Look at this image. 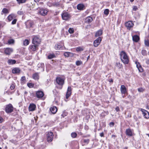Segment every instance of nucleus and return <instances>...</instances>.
<instances>
[{
    "mask_svg": "<svg viewBox=\"0 0 149 149\" xmlns=\"http://www.w3.org/2000/svg\"><path fill=\"white\" fill-rule=\"evenodd\" d=\"M125 149H127V147H125Z\"/></svg>",
    "mask_w": 149,
    "mask_h": 149,
    "instance_id": "774afa93",
    "label": "nucleus"
},
{
    "mask_svg": "<svg viewBox=\"0 0 149 149\" xmlns=\"http://www.w3.org/2000/svg\"><path fill=\"white\" fill-rule=\"evenodd\" d=\"M77 51H80L81 50V48H77L76 49Z\"/></svg>",
    "mask_w": 149,
    "mask_h": 149,
    "instance_id": "bf43d9fd",
    "label": "nucleus"
},
{
    "mask_svg": "<svg viewBox=\"0 0 149 149\" xmlns=\"http://www.w3.org/2000/svg\"><path fill=\"white\" fill-rule=\"evenodd\" d=\"M37 9L38 10V13L42 16L46 15L48 12L47 9L43 8H38Z\"/></svg>",
    "mask_w": 149,
    "mask_h": 149,
    "instance_id": "7ed1b4c3",
    "label": "nucleus"
},
{
    "mask_svg": "<svg viewBox=\"0 0 149 149\" xmlns=\"http://www.w3.org/2000/svg\"><path fill=\"white\" fill-rule=\"evenodd\" d=\"M109 81L110 82H113V81L112 79H111Z\"/></svg>",
    "mask_w": 149,
    "mask_h": 149,
    "instance_id": "680f3d73",
    "label": "nucleus"
},
{
    "mask_svg": "<svg viewBox=\"0 0 149 149\" xmlns=\"http://www.w3.org/2000/svg\"><path fill=\"white\" fill-rule=\"evenodd\" d=\"M146 52L145 50H143L141 51L142 54L143 55H145L146 54Z\"/></svg>",
    "mask_w": 149,
    "mask_h": 149,
    "instance_id": "79ce46f5",
    "label": "nucleus"
},
{
    "mask_svg": "<svg viewBox=\"0 0 149 149\" xmlns=\"http://www.w3.org/2000/svg\"><path fill=\"white\" fill-rule=\"evenodd\" d=\"M41 42V40L39 36H33L32 42L33 45H39Z\"/></svg>",
    "mask_w": 149,
    "mask_h": 149,
    "instance_id": "f03ea898",
    "label": "nucleus"
},
{
    "mask_svg": "<svg viewBox=\"0 0 149 149\" xmlns=\"http://www.w3.org/2000/svg\"><path fill=\"white\" fill-rule=\"evenodd\" d=\"M136 67L138 68L139 71L141 72H142L143 71V69H142V67L141 66L139 63L138 62L136 61Z\"/></svg>",
    "mask_w": 149,
    "mask_h": 149,
    "instance_id": "aec40b11",
    "label": "nucleus"
},
{
    "mask_svg": "<svg viewBox=\"0 0 149 149\" xmlns=\"http://www.w3.org/2000/svg\"><path fill=\"white\" fill-rule=\"evenodd\" d=\"M55 57V55L54 54H50L48 56V59H51Z\"/></svg>",
    "mask_w": 149,
    "mask_h": 149,
    "instance_id": "2f4dec72",
    "label": "nucleus"
},
{
    "mask_svg": "<svg viewBox=\"0 0 149 149\" xmlns=\"http://www.w3.org/2000/svg\"><path fill=\"white\" fill-rule=\"evenodd\" d=\"M15 88V85L13 84H12L10 86V88L11 90H13Z\"/></svg>",
    "mask_w": 149,
    "mask_h": 149,
    "instance_id": "8fccbe9b",
    "label": "nucleus"
},
{
    "mask_svg": "<svg viewBox=\"0 0 149 149\" xmlns=\"http://www.w3.org/2000/svg\"><path fill=\"white\" fill-rule=\"evenodd\" d=\"M17 13L18 14H19L20 15H22L23 14V13L22 11H18L17 12Z\"/></svg>",
    "mask_w": 149,
    "mask_h": 149,
    "instance_id": "5fc2aeb1",
    "label": "nucleus"
},
{
    "mask_svg": "<svg viewBox=\"0 0 149 149\" xmlns=\"http://www.w3.org/2000/svg\"><path fill=\"white\" fill-rule=\"evenodd\" d=\"M134 0H130V1L131 2H132L134 1Z\"/></svg>",
    "mask_w": 149,
    "mask_h": 149,
    "instance_id": "0e129e2a",
    "label": "nucleus"
},
{
    "mask_svg": "<svg viewBox=\"0 0 149 149\" xmlns=\"http://www.w3.org/2000/svg\"><path fill=\"white\" fill-rule=\"evenodd\" d=\"M102 40L101 37H99L94 41L93 42L94 46L95 47H97L100 44Z\"/></svg>",
    "mask_w": 149,
    "mask_h": 149,
    "instance_id": "1a4fd4ad",
    "label": "nucleus"
},
{
    "mask_svg": "<svg viewBox=\"0 0 149 149\" xmlns=\"http://www.w3.org/2000/svg\"><path fill=\"white\" fill-rule=\"evenodd\" d=\"M17 20L16 19H14L12 22V24H14L16 23Z\"/></svg>",
    "mask_w": 149,
    "mask_h": 149,
    "instance_id": "a18cd8bd",
    "label": "nucleus"
},
{
    "mask_svg": "<svg viewBox=\"0 0 149 149\" xmlns=\"http://www.w3.org/2000/svg\"><path fill=\"white\" fill-rule=\"evenodd\" d=\"M53 6L58 7L61 6V4L59 2H55L53 3Z\"/></svg>",
    "mask_w": 149,
    "mask_h": 149,
    "instance_id": "c756f323",
    "label": "nucleus"
},
{
    "mask_svg": "<svg viewBox=\"0 0 149 149\" xmlns=\"http://www.w3.org/2000/svg\"><path fill=\"white\" fill-rule=\"evenodd\" d=\"M2 12L4 13H7L8 12V11L7 9L4 8L2 10Z\"/></svg>",
    "mask_w": 149,
    "mask_h": 149,
    "instance_id": "58836bf2",
    "label": "nucleus"
},
{
    "mask_svg": "<svg viewBox=\"0 0 149 149\" xmlns=\"http://www.w3.org/2000/svg\"><path fill=\"white\" fill-rule=\"evenodd\" d=\"M71 136L73 138H75L77 136V134L75 132H72L71 134Z\"/></svg>",
    "mask_w": 149,
    "mask_h": 149,
    "instance_id": "e433bc0d",
    "label": "nucleus"
},
{
    "mask_svg": "<svg viewBox=\"0 0 149 149\" xmlns=\"http://www.w3.org/2000/svg\"><path fill=\"white\" fill-rule=\"evenodd\" d=\"M56 82L58 85L61 86L60 88L61 89L64 83V79L61 77H57L56 78Z\"/></svg>",
    "mask_w": 149,
    "mask_h": 149,
    "instance_id": "20e7f679",
    "label": "nucleus"
},
{
    "mask_svg": "<svg viewBox=\"0 0 149 149\" xmlns=\"http://www.w3.org/2000/svg\"><path fill=\"white\" fill-rule=\"evenodd\" d=\"M47 139L48 142H51L52 141L53 138V134L52 132H48L47 134Z\"/></svg>",
    "mask_w": 149,
    "mask_h": 149,
    "instance_id": "423d86ee",
    "label": "nucleus"
},
{
    "mask_svg": "<svg viewBox=\"0 0 149 149\" xmlns=\"http://www.w3.org/2000/svg\"><path fill=\"white\" fill-rule=\"evenodd\" d=\"M16 61L15 60L11 59H9L8 61V63L9 65H12L15 63Z\"/></svg>",
    "mask_w": 149,
    "mask_h": 149,
    "instance_id": "bb28decb",
    "label": "nucleus"
},
{
    "mask_svg": "<svg viewBox=\"0 0 149 149\" xmlns=\"http://www.w3.org/2000/svg\"><path fill=\"white\" fill-rule=\"evenodd\" d=\"M138 90L139 92H142L144 91V89L142 88H139L138 89Z\"/></svg>",
    "mask_w": 149,
    "mask_h": 149,
    "instance_id": "37998d69",
    "label": "nucleus"
},
{
    "mask_svg": "<svg viewBox=\"0 0 149 149\" xmlns=\"http://www.w3.org/2000/svg\"><path fill=\"white\" fill-rule=\"evenodd\" d=\"M132 39L134 42H137L139 40V37L137 35H134L132 36Z\"/></svg>",
    "mask_w": 149,
    "mask_h": 149,
    "instance_id": "5701e85b",
    "label": "nucleus"
},
{
    "mask_svg": "<svg viewBox=\"0 0 149 149\" xmlns=\"http://www.w3.org/2000/svg\"><path fill=\"white\" fill-rule=\"evenodd\" d=\"M141 110L142 112L143 116L145 118H149V113L147 111L142 109H141Z\"/></svg>",
    "mask_w": 149,
    "mask_h": 149,
    "instance_id": "9b49d317",
    "label": "nucleus"
},
{
    "mask_svg": "<svg viewBox=\"0 0 149 149\" xmlns=\"http://www.w3.org/2000/svg\"><path fill=\"white\" fill-rule=\"evenodd\" d=\"M26 27L27 28H29L31 27H33V22L31 20H28L25 23Z\"/></svg>",
    "mask_w": 149,
    "mask_h": 149,
    "instance_id": "6e6552de",
    "label": "nucleus"
},
{
    "mask_svg": "<svg viewBox=\"0 0 149 149\" xmlns=\"http://www.w3.org/2000/svg\"><path fill=\"white\" fill-rule=\"evenodd\" d=\"M71 88L69 86L68 87L66 95V98L68 99L70 96L71 93Z\"/></svg>",
    "mask_w": 149,
    "mask_h": 149,
    "instance_id": "ddd939ff",
    "label": "nucleus"
},
{
    "mask_svg": "<svg viewBox=\"0 0 149 149\" xmlns=\"http://www.w3.org/2000/svg\"><path fill=\"white\" fill-rule=\"evenodd\" d=\"M134 25L132 22L131 21H129L125 23V26L128 30H130L133 26Z\"/></svg>",
    "mask_w": 149,
    "mask_h": 149,
    "instance_id": "0eeeda50",
    "label": "nucleus"
},
{
    "mask_svg": "<svg viewBox=\"0 0 149 149\" xmlns=\"http://www.w3.org/2000/svg\"><path fill=\"white\" fill-rule=\"evenodd\" d=\"M145 45L147 46H149V40H145Z\"/></svg>",
    "mask_w": 149,
    "mask_h": 149,
    "instance_id": "a19ab883",
    "label": "nucleus"
},
{
    "mask_svg": "<svg viewBox=\"0 0 149 149\" xmlns=\"http://www.w3.org/2000/svg\"><path fill=\"white\" fill-rule=\"evenodd\" d=\"M3 120V118L1 117H0V123H2Z\"/></svg>",
    "mask_w": 149,
    "mask_h": 149,
    "instance_id": "4d7b16f0",
    "label": "nucleus"
},
{
    "mask_svg": "<svg viewBox=\"0 0 149 149\" xmlns=\"http://www.w3.org/2000/svg\"><path fill=\"white\" fill-rule=\"evenodd\" d=\"M93 18L91 17H88L85 19V22L86 23H89L93 20Z\"/></svg>",
    "mask_w": 149,
    "mask_h": 149,
    "instance_id": "b1692460",
    "label": "nucleus"
},
{
    "mask_svg": "<svg viewBox=\"0 0 149 149\" xmlns=\"http://www.w3.org/2000/svg\"><path fill=\"white\" fill-rule=\"evenodd\" d=\"M50 110L53 114L55 113L57 111V109L56 107H51L50 108Z\"/></svg>",
    "mask_w": 149,
    "mask_h": 149,
    "instance_id": "6ab92c4d",
    "label": "nucleus"
},
{
    "mask_svg": "<svg viewBox=\"0 0 149 149\" xmlns=\"http://www.w3.org/2000/svg\"><path fill=\"white\" fill-rule=\"evenodd\" d=\"M14 40L13 39H11L8 40V42L9 44H11L14 43Z\"/></svg>",
    "mask_w": 149,
    "mask_h": 149,
    "instance_id": "de8ad7c7",
    "label": "nucleus"
},
{
    "mask_svg": "<svg viewBox=\"0 0 149 149\" xmlns=\"http://www.w3.org/2000/svg\"><path fill=\"white\" fill-rule=\"evenodd\" d=\"M69 32L70 33H74V30L72 28H70L68 30Z\"/></svg>",
    "mask_w": 149,
    "mask_h": 149,
    "instance_id": "4c0bfd02",
    "label": "nucleus"
},
{
    "mask_svg": "<svg viewBox=\"0 0 149 149\" xmlns=\"http://www.w3.org/2000/svg\"><path fill=\"white\" fill-rule=\"evenodd\" d=\"M62 17L63 20H66L70 18V15L67 13H64L62 14Z\"/></svg>",
    "mask_w": 149,
    "mask_h": 149,
    "instance_id": "9d476101",
    "label": "nucleus"
},
{
    "mask_svg": "<svg viewBox=\"0 0 149 149\" xmlns=\"http://www.w3.org/2000/svg\"><path fill=\"white\" fill-rule=\"evenodd\" d=\"M104 133L103 132H101L100 134V135L101 137L104 136Z\"/></svg>",
    "mask_w": 149,
    "mask_h": 149,
    "instance_id": "13d9d810",
    "label": "nucleus"
},
{
    "mask_svg": "<svg viewBox=\"0 0 149 149\" xmlns=\"http://www.w3.org/2000/svg\"><path fill=\"white\" fill-rule=\"evenodd\" d=\"M120 90L122 94H125L127 92L126 88L124 85H122L121 86Z\"/></svg>",
    "mask_w": 149,
    "mask_h": 149,
    "instance_id": "4468645a",
    "label": "nucleus"
},
{
    "mask_svg": "<svg viewBox=\"0 0 149 149\" xmlns=\"http://www.w3.org/2000/svg\"><path fill=\"white\" fill-rule=\"evenodd\" d=\"M36 95L38 98H40L42 97L43 96L44 94L42 91H36Z\"/></svg>",
    "mask_w": 149,
    "mask_h": 149,
    "instance_id": "f8f14e48",
    "label": "nucleus"
},
{
    "mask_svg": "<svg viewBox=\"0 0 149 149\" xmlns=\"http://www.w3.org/2000/svg\"><path fill=\"white\" fill-rule=\"evenodd\" d=\"M84 7V6L82 4H78L77 6V9L80 10H83Z\"/></svg>",
    "mask_w": 149,
    "mask_h": 149,
    "instance_id": "393cba45",
    "label": "nucleus"
},
{
    "mask_svg": "<svg viewBox=\"0 0 149 149\" xmlns=\"http://www.w3.org/2000/svg\"><path fill=\"white\" fill-rule=\"evenodd\" d=\"M34 86V84L32 83H29L27 84V86L30 88H33Z\"/></svg>",
    "mask_w": 149,
    "mask_h": 149,
    "instance_id": "c9c22d12",
    "label": "nucleus"
},
{
    "mask_svg": "<svg viewBox=\"0 0 149 149\" xmlns=\"http://www.w3.org/2000/svg\"><path fill=\"white\" fill-rule=\"evenodd\" d=\"M115 109L117 111H118L120 110L119 108L118 107H116Z\"/></svg>",
    "mask_w": 149,
    "mask_h": 149,
    "instance_id": "6e6d98bb",
    "label": "nucleus"
},
{
    "mask_svg": "<svg viewBox=\"0 0 149 149\" xmlns=\"http://www.w3.org/2000/svg\"><path fill=\"white\" fill-rule=\"evenodd\" d=\"M114 124L113 122H110L109 123V125L110 127H113L114 125Z\"/></svg>",
    "mask_w": 149,
    "mask_h": 149,
    "instance_id": "09e8293b",
    "label": "nucleus"
},
{
    "mask_svg": "<svg viewBox=\"0 0 149 149\" xmlns=\"http://www.w3.org/2000/svg\"><path fill=\"white\" fill-rule=\"evenodd\" d=\"M29 43V41L28 40H25L24 41V45L25 46L27 45Z\"/></svg>",
    "mask_w": 149,
    "mask_h": 149,
    "instance_id": "f704fd0d",
    "label": "nucleus"
},
{
    "mask_svg": "<svg viewBox=\"0 0 149 149\" xmlns=\"http://www.w3.org/2000/svg\"><path fill=\"white\" fill-rule=\"evenodd\" d=\"M126 133L127 135L129 136H132V130L130 129H127L126 130Z\"/></svg>",
    "mask_w": 149,
    "mask_h": 149,
    "instance_id": "412c9836",
    "label": "nucleus"
},
{
    "mask_svg": "<svg viewBox=\"0 0 149 149\" xmlns=\"http://www.w3.org/2000/svg\"><path fill=\"white\" fill-rule=\"evenodd\" d=\"M4 51L6 54L10 55L13 52V50L12 48H7L5 49Z\"/></svg>",
    "mask_w": 149,
    "mask_h": 149,
    "instance_id": "2eb2a0df",
    "label": "nucleus"
},
{
    "mask_svg": "<svg viewBox=\"0 0 149 149\" xmlns=\"http://www.w3.org/2000/svg\"><path fill=\"white\" fill-rule=\"evenodd\" d=\"M102 33V31L101 30H99L96 33L95 36L96 37H99L101 36Z\"/></svg>",
    "mask_w": 149,
    "mask_h": 149,
    "instance_id": "a878e982",
    "label": "nucleus"
},
{
    "mask_svg": "<svg viewBox=\"0 0 149 149\" xmlns=\"http://www.w3.org/2000/svg\"><path fill=\"white\" fill-rule=\"evenodd\" d=\"M15 17V15L14 14H10L8 17V19L9 21L12 20Z\"/></svg>",
    "mask_w": 149,
    "mask_h": 149,
    "instance_id": "cd10ccee",
    "label": "nucleus"
},
{
    "mask_svg": "<svg viewBox=\"0 0 149 149\" xmlns=\"http://www.w3.org/2000/svg\"><path fill=\"white\" fill-rule=\"evenodd\" d=\"M138 8L136 6H134L133 8V10L134 11H136L137 10Z\"/></svg>",
    "mask_w": 149,
    "mask_h": 149,
    "instance_id": "3c124183",
    "label": "nucleus"
},
{
    "mask_svg": "<svg viewBox=\"0 0 149 149\" xmlns=\"http://www.w3.org/2000/svg\"><path fill=\"white\" fill-rule=\"evenodd\" d=\"M20 70L18 68H15L12 70V72L14 74H18L20 72Z\"/></svg>",
    "mask_w": 149,
    "mask_h": 149,
    "instance_id": "4be33fe9",
    "label": "nucleus"
},
{
    "mask_svg": "<svg viewBox=\"0 0 149 149\" xmlns=\"http://www.w3.org/2000/svg\"><path fill=\"white\" fill-rule=\"evenodd\" d=\"M56 46H57V49L58 50L60 49L62 47V46L60 45V44H58L57 45H56Z\"/></svg>",
    "mask_w": 149,
    "mask_h": 149,
    "instance_id": "ea45409f",
    "label": "nucleus"
},
{
    "mask_svg": "<svg viewBox=\"0 0 149 149\" xmlns=\"http://www.w3.org/2000/svg\"><path fill=\"white\" fill-rule=\"evenodd\" d=\"M26 80V77L25 76H23L22 77L21 79V81H22L23 82H24Z\"/></svg>",
    "mask_w": 149,
    "mask_h": 149,
    "instance_id": "49530a36",
    "label": "nucleus"
},
{
    "mask_svg": "<svg viewBox=\"0 0 149 149\" xmlns=\"http://www.w3.org/2000/svg\"><path fill=\"white\" fill-rule=\"evenodd\" d=\"M33 78L35 80H38L39 78V76L38 73H35L32 75Z\"/></svg>",
    "mask_w": 149,
    "mask_h": 149,
    "instance_id": "a211bd4d",
    "label": "nucleus"
},
{
    "mask_svg": "<svg viewBox=\"0 0 149 149\" xmlns=\"http://www.w3.org/2000/svg\"><path fill=\"white\" fill-rule=\"evenodd\" d=\"M18 3L19 4L25 3L26 0H16Z\"/></svg>",
    "mask_w": 149,
    "mask_h": 149,
    "instance_id": "7c9ffc66",
    "label": "nucleus"
},
{
    "mask_svg": "<svg viewBox=\"0 0 149 149\" xmlns=\"http://www.w3.org/2000/svg\"><path fill=\"white\" fill-rule=\"evenodd\" d=\"M89 57H90L89 56H88V58H88V59L89 58Z\"/></svg>",
    "mask_w": 149,
    "mask_h": 149,
    "instance_id": "338daca9",
    "label": "nucleus"
},
{
    "mask_svg": "<svg viewBox=\"0 0 149 149\" xmlns=\"http://www.w3.org/2000/svg\"><path fill=\"white\" fill-rule=\"evenodd\" d=\"M72 53L69 52H65L64 54V56L66 57H68L70 56Z\"/></svg>",
    "mask_w": 149,
    "mask_h": 149,
    "instance_id": "c85d7f7f",
    "label": "nucleus"
},
{
    "mask_svg": "<svg viewBox=\"0 0 149 149\" xmlns=\"http://www.w3.org/2000/svg\"><path fill=\"white\" fill-rule=\"evenodd\" d=\"M116 66L119 67V68H120V63L118 62L116 63Z\"/></svg>",
    "mask_w": 149,
    "mask_h": 149,
    "instance_id": "603ef678",
    "label": "nucleus"
},
{
    "mask_svg": "<svg viewBox=\"0 0 149 149\" xmlns=\"http://www.w3.org/2000/svg\"><path fill=\"white\" fill-rule=\"evenodd\" d=\"M89 141V140L88 139H84V142L85 143H88Z\"/></svg>",
    "mask_w": 149,
    "mask_h": 149,
    "instance_id": "864d4df0",
    "label": "nucleus"
},
{
    "mask_svg": "<svg viewBox=\"0 0 149 149\" xmlns=\"http://www.w3.org/2000/svg\"><path fill=\"white\" fill-rule=\"evenodd\" d=\"M77 74L78 75H80V74H79V73H77Z\"/></svg>",
    "mask_w": 149,
    "mask_h": 149,
    "instance_id": "69168bd1",
    "label": "nucleus"
},
{
    "mask_svg": "<svg viewBox=\"0 0 149 149\" xmlns=\"http://www.w3.org/2000/svg\"><path fill=\"white\" fill-rule=\"evenodd\" d=\"M39 45H30L29 46V48L31 50L35 51L36 50L37 48Z\"/></svg>",
    "mask_w": 149,
    "mask_h": 149,
    "instance_id": "f3484780",
    "label": "nucleus"
},
{
    "mask_svg": "<svg viewBox=\"0 0 149 149\" xmlns=\"http://www.w3.org/2000/svg\"><path fill=\"white\" fill-rule=\"evenodd\" d=\"M13 108L12 104H9L6 106V111L7 113H10L12 112Z\"/></svg>",
    "mask_w": 149,
    "mask_h": 149,
    "instance_id": "39448f33",
    "label": "nucleus"
},
{
    "mask_svg": "<svg viewBox=\"0 0 149 149\" xmlns=\"http://www.w3.org/2000/svg\"><path fill=\"white\" fill-rule=\"evenodd\" d=\"M120 56L121 61L124 64H127L128 63V57L125 52L122 51L120 52Z\"/></svg>",
    "mask_w": 149,
    "mask_h": 149,
    "instance_id": "f257e3e1",
    "label": "nucleus"
},
{
    "mask_svg": "<svg viewBox=\"0 0 149 149\" xmlns=\"http://www.w3.org/2000/svg\"><path fill=\"white\" fill-rule=\"evenodd\" d=\"M27 92L26 91L24 92V94L26 95L27 93Z\"/></svg>",
    "mask_w": 149,
    "mask_h": 149,
    "instance_id": "e2e57ef3",
    "label": "nucleus"
},
{
    "mask_svg": "<svg viewBox=\"0 0 149 149\" xmlns=\"http://www.w3.org/2000/svg\"><path fill=\"white\" fill-rule=\"evenodd\" d=\"M109 10L108 9H105L104 12V14L106 15H107L109 14Z\"/></svg>",
    "mask_w": 149,
    "mask_h": 149,
    "instance_id": "72a5a7b5",
    "label": "nucleus"
},
{
    "mask_svg": "<svg viewBox=\"0 0 149 149\" xmlns=\"http://www.w3.org/2000/svg\"><path fill=\"white\" fill-rule=\"evenodd\" d=\"M36 108V105L34 104H30L29 109L30 111H33L35 110Z\"/></svg>",
    "mask_w": 149,
    "mask_h": 149,
    "instance_id": "dca6fc26",
    "label": "nucleus"
},
{
    "mask_svg": "<svg viewBox=\"0 0 149 149\" xmlns=\"http://www.w3.org/2000/svg\"><path fill=\"white\" fill-rule=\"evenodd\" d=\"M82 64V62L81 61H77L76 62V64L77 66H79Z\"/></svg>",
    "mask_w": 149,
    "mask_h": 149,
    "instance_id": "473e14b6",
    "label": "nucleus"
},
{
    "mask_svg": "<svg viewBox=\"0 0 149 149\" xmlns=\"http://www.w3.org/2000/svg\"><path fill=\"white\" fill-rule=\"evenodd\" d=\"M47 5L49 7L53 6V3H51L50 2H49L47 3Z\"/></svg>",
    "mask_w": 149,
    "mask_h": 149,
    "instance_id": "c03bdc74",
    "label": "nucleus"
},
{
    "mask_svg": "<svg viewBox=\"0 0 149 149\" xmlns=\"http://www.w3.org/2000/svg\"><path fill=\"white\" fill-rule=\"evenodd\" d=\"M146 63L148 64H149V60H147L146 61Z\"/></svg>",
    "mask_w": 149,
    "mask_h": 149,
    "instance_id": "052dcab7",
    "label": "nucleus"
}]
</instances>
